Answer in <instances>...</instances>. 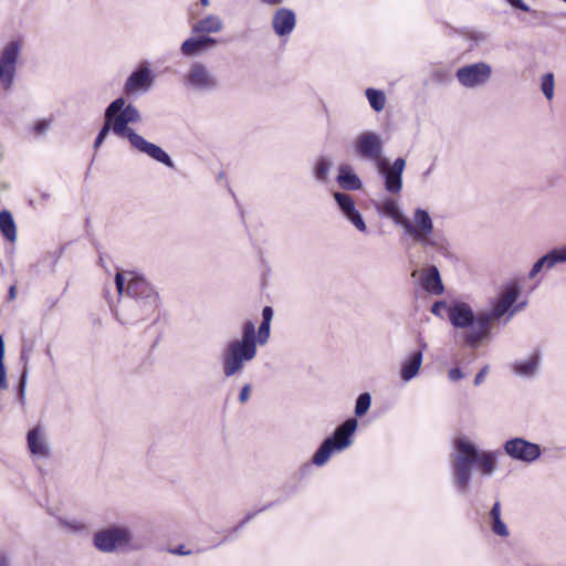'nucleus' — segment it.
Listing matches in <instances>:
<instances>
[{
    "instance_id": "nucleus-1",
    "label": "nucleus",
    "mask_w": 566,
    "mask_h": 566,
    "mask_svg": "<svg viewBox=\"0 0 566 566\" xmlns=\"http://www.w3.org/2000/svg\"><path fill=\"white\" fill-rule=\"evenodd\" d=\"M521 290L516 284L506 286L492 303L491 308L473 311L470 304L457 302L449 308V321L453 327L465 329L464 344L471 348H478L480 344L491 337V331L506 314L504 325L526 306L522 302L514 306L520 297Z\"/></svg>"
},
{
    "instance_id": "nucleus-2",
    "label": "nucleus",
    "mask_w": 566,
    "mask_h": 566,
    "mask_svg": "<svg viewBox=\"0 0 566 566\" xmlns=\"http://www.w3.org/2000/svg\"><path fill=\"white\" fill-rule=\"evenodd\" d=\"M104 118L113 127V134L119 138L127 139L132 148L168 168H175L172 159L161 147L146 140L129 127V124H136L142 120L140 112L135 105L128 104L124 97H118L106 107Z\"/></svg>"
},
{
    "instance_id": "nucleus-3",
    "label": "nucleus",
    "mask_w": 566,
    "mask_h": 566,
    "mask_svg": "<svg viewBox=\"0 0 566 566\" xmlns=\"http://www.w3.org/2000/svg\"><path fill=\"white\" fill-rule=\"evenodd\" d=\"M115 285L119 295L125 293L129 298L120 314L123 323L144 321L156 313L159 306V297L144 276L130 271L117 272Z\"/></svg>"
},
{
    "instance_id": "nucleus-4",
    "label": "nucleus",
    "mask_w": 566,
    "mask_h": 566,
    "mask_svg": "<svg viewBox=\"0 0 566 566\" xmlns=\"http://www.w3.org/2000/svg\"><path fill=\"white\" fill-rule=\"evenodd\" d=\"M455 452L451 460L453 470V483L461 492L468 491L471 480V471L475 465L482 474L492 475L496 470L495 453L491 451H480L472 442L464 438L455 441Z\"/></svg>"
},
{
    "instance_id": "nucleus-5",
    "label": "nucleus",
    "mask_w": 566,
    "mask_h": 566,
    "mask_svg": "<svg viewBox=\"0 0 566 566\" xmlns=\"http://www.w3.org/2000/svg\"><path fill=\"white\" fill-rule=\"evenodd\" d=\"M401 227L424 249L432 248L443 255L448 254V241L443 235L433 232V222L428 211L421 208L416 209L413 220L405 218Z\"/></svg>"
},
{
    "instance_id": "nucleus-6",
    "label": "nucleus",
    "mask_w": 566,
    "mask_h": 566,
    "mask_svg": "<svg viewBox=\"0 0 566 566\" xmlns=\"http://www.w3.org/2000/svg\"><path fill=\"white\" fill-rule=\"evenodd\" d=\"M357 420L354 418L347 419L339 427L336 428L333 436L323 441L321 447L313 455V463L322 467L328 462L331 455L335 451H342L352 444V436L356 431Z\"/></svg>"
},
{
    "instance_id": "nucleus-7",
    "label": "nucleus",
    "mask_w": 566,
    "mask_h": 566,
    "mask_svg": "<svg viewBox=\"0 0 566 566\" xmlns=\"http://www.w3.org/2000/svg\"><path fill=\"white\" fill-rule=\"evenodd\" d=\"M133 534L130 530L122 525H112L95 533L93 544L103 553L127 551L130 546Z\"/></svg>"
},
{
    "instance_id": "nucleus-8",
    "label": "nucleus",
    "mask_w": 566,
    "mask_h": 566,
    "mask_svg": "<svg viewBox=\"0 0 566 566\" xmlns=\"http://www.w3.org/2000/svg\"><path fill=\"white\" fill-rule=\"evenodd\" d=\"M258 348L231 340L222 353V370L226 377L240 373L245 363L254 359Z\"/></svg>"
},
{
    "instance_id": "nucleus-9",
    "label": "nucleus",
    "mask_w": 566,
    "mask_h": 566,
    "mask_svg": "<svg viewBox=\"0 0 566 566\" xmlns=\"http://www.w3.org/2000/svg\"><path fill=\"white\" fill-rule=\"evenodd\" d=\"M355 155L366 161L373 163L375 166L384 160V140L381 136L373 130L361 132L353 142Z\"/></svg>"
},
{
    "instance_id": "nucleus-10",
    "label": "nucleus",
    "mask_w": 566,
    "mask_h": 566,
    "mask_svg": "<svg viewBox=\"0 0 566 566\" xmlns=\"http://www.w3.org/2000/svg\"><path fill=\"white\" fill-rule=\"evenodd\" d=\"M185 86L196 92H210L219 86V81L205 63L193 62L185 75Z\"/></svg>"
},
{
    "instance_id": "nucleus-11",
    "label": "nucleus",
    "mask_w": 566,
    "mask_h": 566,
    "mask_svg": "<svg viewBox=\"0 0 566 566\" xmlns=\"http://www.w3.org/2000/svg\"><path fill=\"white\" fill-rule=\"evenodd\" d=\"M492 67L485 62L464 65L457 70L455 76L465 88H476L485 85L492 76Z\"/></svg>"
},
{
    "instance_id": "nucleus-12",
    "label": "nucleus",
    "mask_w": 566,
    "mask_h": 566,
    "mask_svg": "<svg viewBox=\"0 0 566 566\" xmlns=\"http://www.w3.org/2000/svg\"><path fill=\"white\" fill-rule=\"evenodd\" d=\"M379 174L384 177L385 189L392 195H397L402 189V174L406 168V160L401 157L389 163L384 159L376 165Z\"/></svg>"
},
{
    "instance_id": "nucleus-13",
    "label": "nucleus",
    "mask_w": 566,
    "mask_h": 566,
    "mask_svg": "<svg viewBox=\"0 0 566 566\" xmlns=\"http://www.w3.org/2000/svg\"><path fill=\"white\" fill-rule=\"evenodd\" d=\"M155 75L149 67L148 62H143L127 77L124 84V93L128 96L146 93L153 86Z\"/></svg>"
},
{
    "instance_id": "nucleus-14",
    "label": "nucleus",
    "mask_w": 566,
    "mask_h": 566,
    "mask_svg": "<svg viewBox=\"0 0 566 566\" xmlns=\"http://www.w3.org/2000/svg\"><path fill=\"white\" fill-rule=\"evenodd\" d=\"M504 450L511 458L527 463L534 462L541 455L539 446L523 438L507 440Z\"/></svg>"
},
{
    "instance_id": "nucleus-15",
    "label": "nucleus",
    "mask_w": 566,
    "mask_h": 566,
    "mask_svg": "<svg viewBox=\"0 0 566 566\" xmlns=\"http://www.w3.org/2000/svg\"><path fill=\"white\" fill-rule=\"evenodd\" d=\"M334 199L337 202L343 216L360 232L366 233L367 227L360 214L356 209L353 198L344 192H334Z\"/></svg>"
},
{
    "instance_id": "nucleus-16",
    "label": "nucleus",
    "mask_w": 566,
    "mask_h": 566,
    "mask_svg": "<svg viewBox=\"0 0 566 566\" xmlns=\"http://www.w3.org/2000/svg\"><path fill=\"white\" fill-rule=\"evenodd\" d=\"M558 263H566V245L562 248H555L541 256L532 266L528 277L535 279L536 275L543 271H549Z\"/></svg>"
},
{
    "instance_id": "nucleus-17",
    "label": "nucleus",
    "mask_w": 566,
    "mask_h": 566,
    "mask_svg": "<svg viewBox=\"0 0 566 566\" xmlns=\"http://www.w3.org/2000/svg\"><path fill=\"white\" fill-rule=\"evenodd\" d=\"M218 41L209 35L198 34L190 36L181 43L180 51L186 56H196L214 48Z\"/></svg>"
},
{
    "instance_id": "nucleus-18",
    "label": "nucleus",
    "mask_w": 566,
    "mask_h": 566,
    "mask_svg": "<svg viewBox=\"0 0 566 566\" xmlns=\"http://www.w3.org/2000/svg\"><path fill=\"white\" fill-rule=\"evenodd\" d=\"M295 13L287 8L276 10L272 18V27L274 32L280 35H289L295 28Z\"/></svg>"
},
{
    "instance_id": "nucleus-19",
    "label": "nucleus",
    "mask_w": 566,
    "mask_h": 566,
    "mask_svg": "<svg viewBox=\"0 0 566 566\" xmlns=\"http://www.w3.org/2000/svg\"><path fill=\"white\" fill-rule=\"evenodd\" d=\"M28 448L30 452L39 458H46L50 453L45 431L41 426H36L28 432Z\"/></svg>"
},
{
    "instance_id": "nucleus-20",
    "label": "nucleus",
    "mask_w": 566,
    "mask_h": 566,
    "mask_svg": "<svg viewBox=\"0 0 566 566\" xmlns=\"http://www.w3.org/2000/svg\"><path fill=\"white\" fill-rule=\"evenodd\" d=\"M223 20L213 13H210L191 24L192 34L209 35L219 33L223 30Z\"/></svg>"
},
{
    "instance_id": "nucleus-21",
    "label": "nucleus",
    "mask_w": 566,
    "mask_h": 566,
    "mask_svg": "<svg viewBox=\"0 0 566 566\" xmlns=\"http://www.w3.org/2000/svg\"><path fill=\"white\" fill-rule=\"evenodd\" d=\"M421 285L430 294L441 295L444 292L440 272L436 265L426 269L421 274Z\"/></svg>"
},
{
    "instance_id": "nucleus-22",
    "label": "nucleus",
    "mask_w": 566,
    "mask_h": 566,
    "mask_svg": "<svg viewBox=\"0 0 566 566\" xmlns=\"http://www.w3.org/2000/svg\"><path fill=\"white\" fill-rule=\"evenodd\" d=\"M336 180L339 187L344 190L354 191L359 190L363 187V182L359 177L347 165L339 166Z\"/></svg>"
},
{
    "instance_id": "nucleus-23",
    "label": "nucleus",
    "mask_w": 566,
    "mask_h": 566,
    "mask_svg": "<svg viewBox=\"0 0 566 566\" xmlns=\"http://www.w3.org/2000/svg\"><path fill=\"white\" fill-rule=\"evenodd\" d=\"M422 364V353L421 350L413 352L410 354L405 361L402 363L400 377L403 381H409L415 378Z\"/></svg>"
},
{
    "instance_id": "nucleus-24",
    "label": "nucleus",
    "mask_w": 566,
    "mask_h": 566,
    "mask_svg": "<svg viewBox=\"0 0 566 566\" xmlns=\"http://www.w3.org/2000/svg\"><path fill=\"white\" fill-rule=\"evenodd\" d=\"M20 46L17 42H10L3 50L1 55V64L6 69V72L8 73V78L11 81L14 70H15V62L18 59Z\"/></svg>"
},
{
    "instance_id": "nucleus-25",
    "label": "nucleus",
    "mask_w": 566,
    "mask_h": 566,
    "mask_svg": "<svg viewBox=\"0 0 566 566\" xmlns=\"http://www.w3.org/2000/svg\"><path fill=\"white\" fill-rule=\"evenodd\" d=\"M376 208L379 212L385 216L391 218L397 224L401 226V221L405 220V216L402 214L398 203L396 200L391 198H386L379 203L376 205Z\"/></svg>"
},
{
    "instance_id": "nucleus-26",
    "label": "nucleus",
    "mask_w": 566,
    "mask_h": 566,
    "mask_svg": "<svg viewBox=\"0 0 566 566\" xmlns=\"http://www.w3.org/2000/svg\"><path fill=\"white\" fill-rule=\"evenodd\" d=\"M539 365V356L538 354H533L525 360L516 361L513 365V370L515 374L523 377H533Z\"/></svg>"
},
{
    "instance_id": "nucleus-27",
    "label": "nucleus",
    "mask_w": 566,
    "mask_h": 566,
    "mask_svg": "<svg viewBox=\"0 0 566 566\" xmlns=\"http://www.w3.org/2000/svg\"><path fill=\"white\" fill-rule=\"evenodd\" d=\"M0 231L11 242L17 239V229L12 214L8 210L0 212Z\"/></svg>"
},
{
    "instance_id": "nucleus-28",
    "label": "nucleus",
    "mask_w": 566,
    "mask_h": 566,
    "mask_svg": "<svg viewBox=\"0 0 566 566\" xmlns=\"http://www.w3.org/2000/svg\"><path fill=\"white\" fill-rule=\"evenodd\" d=\"M492 518V531L503 537L509 535V530L506 525L501 520V506L500 502H495L490 512Z\"/></svg>"
},
{
    "instance_id": "nucleus-29",
    "label": "nucleus",
    "mask_w": 566,
    "mask_h": 566,
    "mask_svg": "<svg viewBox=\"0 0 566 566\" xmlns=\"http://www.w3.org/2000/svg\"><path fill=\"white\" fill-rule=\"evenodd\" d=\"M234 340L251 347H256L259 343L254 323L252 321L245 322L242 327V337Z\"/></svg>"
},
{
    "instance_id": "nucleus-30",
    "label": "nucleus",
    "mask_w": 566,
    "mask_h": 566,
    "mask_svg": "<svg viewBox=\"0 0 566 566\" xmlns=\"http://www.w3.org/2000/svg\"><path fill=\"white\" fill-rule=\"evenodd\" d=\"M366 96L374 111L380 112L385 108L386 97L381 91L368 88Z\"/></svg>"
},
{
    "instance_id": "nucleus-31",
    "label": "nucleus",
    "mask_w": 566,
    "mask_h": 566,
    "mask_svg": "<svg viewBox=\"0 0 566 566\" xmlns=\"http://www.w3.org/2000/svg\"><path fill=\"white\" fill-rule=\"evenodd\" d=\"M541 90L547 101H552L555 94V77L553 73H546L541 77Z\"/></svg>"
},
{
    "instance_id": "nucleus-32",
    "label": "nucleus",
    "mask_w": 566,
    "mask_h": 566,
    "mask_svg": "<svg viewBox=\"0 0 566 566\" xmlns=\"http://www.w3.org/2000/svg\"><path fill=\"white\" fill-rule=\"evenodd\" d=\"M332 161L325 157H319L315 164V178L319 181H326L327 175L331 170Z\"/></svg>"
},
{
    "instance_id": "nucleus-33",
    "label": "nucleus",
    "mask_w": 566,
    "mask_h": 566,
    "mask_svg": "<svg viewBox=\"0 0 566 566\" xmlns=\"http://www.w3.org/2000/svg\"><path fill=\"white\" fill-rule=\"evenodd\" d=\"M371 405V396L368 392L360 394L356 400L355 415L357 417L364 416Z\"/></svg>"
},
{
    "instance_id": "nucleus-34",
    "label": "nucleus",
    "mask_w": 566,
    "mask_h": 566,
    "mask_svg": "<svg viewBox=\"0 0 566 566\" xmlns=\"http://www.w3.org/2000/svg\"><path fill=\"white\" fill-rule=\"evenodd\" d=\"M3 359H4V339H3V336L0 335V389H6L8 387L7 369H6Z\"/></svg>"
},
{
    "instance_id": "nucleus-35",
    "label": "nucleus",
    "mask_w": 566,
    "mask_h": 566,
    "mask_svg": "<svg viewBox=\"0 0 566 566\" xmlns=\"http://www.w3.org/2000/svg\"><path fill=\"white\" fill-rule=\"evenodd\" d=\"M59 523L61 526L65 527L66 530L73 532V533H80L85 530V524L78 520H66V518H59Z\"/></svg>"
},
{
    "instance_id": "nucleus-36",
    "label": "nucleus",
    "mask_w": 566,
    "mask_h": 566,
    "mask_svg": "<svg viewBox=\"0 0 566 566\" xmlns=\"http://www.w3.org/2000/svg\"><path fill=\"white\" fill-rule=\"evenodd\" d=\"M21 358L27 360V358L24 357L23 354H22ZM27 364L28 363L25 361L24 363V367H23V371L21 374V378H20V381H19V386H18V397H19V400H20V402L22 405L24 403L27 378H28V367H27Z\"/></svg>"
},
{
    "instance_id": "nucleus-37",
    "label": "nucleus",
    "mask_w": 566,
    "mask_h": 566,
    "mask_svg": "<svg viewBox=\"0 0 566 566\" xmlns=\"http://www.w3.org/2000/svg\"><path fill=\"white\" fill-rule=\"evenodd\" d=\"M270 326L271 323L269 321L261 322L259 329H258V343L260 345H265L270 337Z\"/></svg>"
},
{
    "instance_id": "nucleus-38",
    "label": "nucleus",
    "mask_w": 566,
    "mask_h": 566,
    "mask_svg": "<svg viewBox=\"0 0 566 566\" xmlns=\"http://www.w3.org/2000/svg\"><path fill=\"white\" fill-rule=\"evenodd\" d=\"M109 132L113 133V127L111 126L108 120L105 119L104 124H103L101 130L98 132V134L96 136V139L94 142V148L95 149H97L103 144V142L105 140V138L107 137Z\"/></svg>"
},
{
    "instance_id": "nucleus-39",
    "label": "nucleus",
    "mask_w": 566,
    "mask_h": 566,
    "mask_svg": "<svg viewBox=\"0 0 566 566\" xmlns=\"http://www.w3.org/2000/svg\"><path fill=\"white\" fill-rule=\"evenodd\" d=\"M455 303L448 305L446 301H436L431 306V313L440 318H443L442 311L447 310L449 313V308L453 306Z\"/></svg>"
},
{
    "instance_id": "nucleus-40",
    "label": "nucleus",
    "mask_w": 566,
    "mask_h": 566,
    "mask_svg": "<svg viewBox=\"0 0 566 566\" xmlns=\"http://www.w3.org/2000/svg\"><path fill=\"white\" fill-rule=\"evenodd\" d=\"M50 124L48 119H40L33 125V132L38 135H42L49 129Z\"/></svg>"
},
{
    "instance_id": "nucleus-41",
    "label": "nucleus",
    "mask_w": 566,
    "mask_h": 566,
    "mask_svg": "<svg viewBox=\"0 0 566 566\" xmlns=\"http://www.w3.org/2000/svg\"><path fill=\"white\" fill-rule=\"evenodd\" d=\"M251 395V385L247 384L242 387L240 394H239V401L241 403H245Z\"/></svg>"
},
{
    "instance_id": "nucleus-42",
    "label": "nucleus",
    "mask_w": 566,
    "mask_h": 566,
    "mask_svg": "<svg viewBox=\"0 0 566 566\" xmlns=\"http://www.w3.org/2000/svg\"><path fill=\"white\" fill-rule=\"evenodd\" d=\"M512 7L524 12H530L531 9L523 0H506Z\"/></svg>"
},
{
    "instance_id": "nucleus-43",
    "label": "nucleus",
    "mask_w": 566,
    "mask_h": 566,
    "mask_svg": "<svg viewBox=\"0 0 566 566\" xmlns=\"http://www.w3.org/2000/svg\"><path fill=\"white\" fill-rule=\"evenodd\" d=\"M464 377V374L460 368H452L449 370V379L451 381H458L459 379H462Z\"/></svg>"
},
{
    "instance_id": "nucleus-44",
    "label": "nucleus",
    "mask_w": 566,
    "mask_h": 566,
    "mask_svg": "<svg viewBox=\"0 0 566 566\" xmlns=\"http://www.w3.org/2000/svg\"><path fill=\"white\" fill-rule=\"evenodd\" d=\"M488 369H489V367H488V366H484V367H483V368L478 373V375H476V376H475V378H474V385H475V386H479V385H481V384L484 381L485 376H486V374H488Z\"/></svg>"
},
{
    "instance_id": "nucleus-45",
    "label": "nucleus",
    "mask_w": 566,
    "mask_h": 566,
    "mask_svg": "<svg viewBox=\"0 0 566 566\" xmlns=\"http://www.w3.org/2000/svg\"><path fill=\"white\" fill-rule=\"evenodd\" d=\"M273 318V310L271 306H265L263 310H262V322H266L269 321L271 323Z\"/></svg>"
},
{
    "instance_id": "nucleus-46",
    "label": "nucleus",
    "mask_w": 566,
    "mask_h": 566,
    "mask_svg": "<svg viewBox=\"0 0 566 566\" xmlns=\"http://www.w3.org/2000/svg\"><path fill=\"white\" fill-rule=\"evenodd\" d=\"M263 4L269 7H276L283 3L284 0H260Z\"/></svg>"
},
{
    "instance_id": "nucleus-47",
    "label": "nucleus",
    "mask_w": 566,
    "mask_h": 566,
    "mask_svg": "<svg viewBox=\"0 0 566 566\" xmlns=\"http://www.w3.org/2000/svg\"><path fill=\"white\" fill-rule=\"evenodd\" d=\"M171 553H172V554H176V555H189V554H190V552H189V551H186V549H185V546H184V545H181V546H179L178 548H176V549L171 551Z\"/></svg>"
},
{
    "instance_id": "nucleus-48",
    "label": "nucleus",
    "mask_w": 566,
    "mask_h": 566,
    "mask_svg": "<svg viewBox=\"0 0 566 566\" xmlns=\"http://www.w3.org/2000/svg\"><path fill=\"white\" fill-rule=\"evenodd\" d=\"M0 566H10L8 557L3 552H0Z\"/></svg>"
},
{
    "instance_id": "nucleus-49",
    "label": "nucleus",
    "mask_w": 566,
    "mask_h": 566,
    "mask_svg": "<svg viewBox=\"0 0 566 566\" xmlns=\"http://www.w3.org/2000/svg\"><path fill=\"white\" fill-rule=\"evenodd\" d=\"M9 296H10L11 300H13L15 297V287L14 286L10 287Z\"/></svg>"
},
{
    "instance_id": "nucleus-50",
    "label": "nucleus",
    "mask_w": 566,
    "mask_h": 566,
    "mask_svg": "<svg viewBox=\"0 0 566 566\" xmlns=\"http://www.w3.org/2000/svg\"><path fill=\"white\" fill-rule=\"evenodd\" d=\"M200 3H201L203 7H209V6H210V0H200Z\"/></svg>"
},
{
    "instance_id": "nucleus-51",
    "label": "nucleus",
    "mask_w": 566,
    "mask_h": 566,
    "mask_svg": "<svg viewBox=\"0 0 566 566\" xmlns=\"http://www.w3.org/2000/svg\"><path fill=\"white\" fill-rule=\"evenodd\" d=\"M254 516V513L253 514H249L244 521L242 522V524L247 523L249 520H251L252 517Z\"/></svg>"
},
{
    "instance_id": "nucleus-52",
    "label": "nucleus",
    "mask_w": 566,
    "mask_h": 566,
    "mask_svg": "<svg viewBox=\"0 0 566 566\" xmlns=\"http://www.w3.org/2000/svg\"><path fill=\"white\" fill-rule=\"evenodd\" d=\"M418 271H413L411 276L415 277L417 275Z\"/></svg>"
},
{
    "instance_id": "nucleus-53",
    "label": "nucleus",
    "mask_w": 566,
    "mask_h": 566,
    "mask_svg": "<svg viewBox=\"0 0 566 566\" xmlns=\"http://www.w3.org/2000/svg\"><path fill=\"white\" fill-rule=\"evenodd\" d=\"M128 548H133V549H136V546H132V545H130V546H129Z\"/></svg>"
},
{
    "instance_id": "nucleus-54",
    "label": "nucleus",
    "mask_w": 566,
    "mask_h": 566,
    "mask_svg": "<svg viewBox=\"0 0 566 566\" xmlns=\"http://www.w3.org/2000/svg\"><path fill=\"white\" fill-rule=\"evenodd\" d=\"M566 3V0H563Z\"/></svg>"
}]
</instances>
